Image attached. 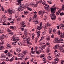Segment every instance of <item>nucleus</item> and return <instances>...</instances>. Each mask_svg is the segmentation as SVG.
Wrapping results in <instances>:
<instances>
[{"label":"nucleus","mask_w":64,"mask_h":64,"mask_svg":"<svg viewBox=\"0 0 64 64\" xmlns=\"http://www.w3.org/2000/svg\"><path fill=\"white\" fill-rule=\"evenodd\" d=\"M58 40H59L60 41H63V40L60 38L58 39Z\"/></svg>","instance_id":"603ef678"},{"label":"nucleus","mask_w":64,"mask_h":64,"mask_svg":"<svg viewBox=\"0 0 64 64\" xmlns=\"http://www.w3.org/2000/svg\"><path fill=\"white\" fill-rule=\"evenodd\" d=\"M32 39L33 40V39H34V36H35V34H32Z\"/></svg>","instance_id":"bb28decb"},{"label":"nucleus","mask_w":64,"mask_h":64,"mask_svg":"<svg viewBox=\"0 0 64 64\" xmlns=\"http://www.w3.org/2000/svg\"><path fill=\"white\" fill-rule=\"evenodd\" d=\"M24 33H27V30L26 29L25 30Z\"/></svg>","instance_id":"3c124183"},{"label":"nucleus","mask_w":64,"mask_h":64,"mask_svg":"<svg viewBox=\"0 0 64 64\" xmlns=\"http://www.w3.org/2000/svg\"><path fill=\"white\" fill-rule=\"evenodd\" d=\"M58 12L59 13H60L61 12V9H59Z\"/></svg>","instance_id":"8fccbe9b"},{"label":"nucleus","mask_w":64,"mask_h":64,"mask_svg":"<svg viewBox=\"0 0 64 64\" xmlns=\"http://www.w3.org/2000/svg\"><path fill=\"white\" fill-rule=\"evenodd\" d=\"M56 31L55 30H54L53 31V32L54 33H56Z\"/></svg>","instance_id":"0e129e2a"},{"label":"nucleus","mask_w":64,"mask_h":64,"mask_svg":"<svg viewBox=\"0 0 64 64\" xmlns=\"http://www.w3.org/2000/svg\"><path fill=\"white\" fill-rule=\"evenodd\" d=\"M34 52H35V51H32L31 52V54H34Z\"/></svg>","instance_id":"bf43d9fd"},{"label":"nucleus","mask_w":64,"mask_h":64,"mask_svg":"<svg viewBox=\"0 0 64 64\" xmlns=\"http://www.w3.org/2000/svg\"><path fill=\"white\" fill-rule=\"evenodd\" d=\"M45 5L46 6V7H45V10H49V9L50 8L49 6V5L47 4H46Z\"/></svg>","instance_id":"423d86ee"},{"label":"nucleus","mask_w":64,"mask_h":64,"mask_svg":"<svg viewBox=\"0 0 64 64\" xmlns=\"http://www.w3.org/2000/svg\"><path fill=\"white\" fill-rule=\"evenodd\" d=\"M28 12L27 11L24 12V14H28Z\"/></svg>","instance_id":"6e6d98bb"},{"label":"nucleus","mask_w":64,"mask_h":64,"mask_svg":"<svg viewBox=\"0 0 64 64\" xmlns=\"http://www.w3.org/2000/svg\"><path fill=\"white\" fill-rule=\"evenodd\" d=\"M39 48H40L41 49H43V46H40Z\"/></svg>","instance_id":"5fc2aeb1"},{"label":"nucleus","mask_w":64,"mask_h":64,"mask_svg":"<svg viewBox=\"0 0 64 64\" xmlns=\"http://www.w3.org/2000/svg\"><path fill=\"white\" fill-rule=\"evenodd\" d=\"M52 31V28H50L49 30V32L50 34H51V33Z\"/></svg>","instance_id":"2eb2a0df"},{"label":"nucleus","mask_w":64,"mask_h":64,"mask_svg":"<svg viewBox=\"0 0 64 64\" xmlns=\"http://www.w3.org/2000/svg\"><path fill=\"white\" fill-rule=\"evenodd\" d=\"M28 54V52L27 50H25L24 52H23V54L24 55H27V54Z\"/></svg>","instance_id":"ddd939ff"},{"label":"nucleus","mask_w":64,"mask_h":64,"mask_svg":"<svg viewBox=\"0 0 64 64\" xmlns=\"http://www.w3.org/2000/svg\"><path fill=\"white\" fill-rule=\"evenodd\" d=\"M55 41L58 43H59V40H58V37H56V38L55 39Z\"/></svg>","instance_id":"f8f14e48"},{"label":"nucleus","mask_w":64,"mask_h":64,"mask_svg":"<svg viewBox=\"0 0 64 64\" xmlns=\"http://www.w3.org/2000/svg\"><path fill=\"white\" fill-rule=\"evenodd\" d=\"M46 32H42V35H45V34H46Z\"/></svg>","instance_id":"4c0bfd02"},{"label":"nucleus","mask_w":64,"mask_h":64,"mask_svg":"<svg viewBox=\"0 0 64 64\" xmlns=\"http://www.w3.org/2000/svg\"><path fill=\"white\" fill-rule=\"evenodd\" d=\"M60 28L61 29V27L63 30H64V24L61 23L60 24Z\"/></svg>","instance_id":"39448f33"},{"label":"nucleus","mask_w":64,"mask_h":64,"mask_svg":"<svg viewBox=\"0 0 64 64\" xmlns=\"http://www.w3.org/2000/svg\"><path fill=\"white\" fill-rule=\"evenodd\" d=\"M9 34H11V35H12L13 34V32H10L9 33Z\"/></svg>","instance_id":"ea45409f"},{"label":"nucleus","mask_w":64,"mask_h":64,"mask_svg":"<svg viewBox=\"0 0 64 64\" xmlns=\"http://www.w3.org/2000/svg\"><path fill=\"white\" fill-rule=\"evenodd\" d=\"M8 20H13L12 19V18H9L8 19Z\"/></svg>","instance_id":"c9c22d12"},{"label":"nucleus","mask_w":64,"mask_h":64,"mask_svg":"<svg viewBox=\"0 0 64 64\" xmlns=\"http://www.w3.org/2000/svg\"><path fill=\"white\" fill-rule=\"evenodd\" d=\"M42 4H43V5H45L46 4V2H45V0L43 1L42 2Z\"/></svg>","instance_id":"393cba45"},{"label":"nucleus","mask_w":64,"mask_h":64,"mask_svg":"<svg viewBox=\"0 0 64 64\" xmlns=\"http://www.w3.org/2000/svg\"><path fill=\"white\" fill-rule=\"evenodd\" d=\"M5 37L6 38H8V35H7V34H6L5 36Z\"/></svg>","instance_id":"680f3d73"},{"label":"nucleus","mask_w":64,"mask_h":64,"mask_svg":"<svg viewBox=\"0 0 64 64\" xmlns=\"http://www.w3.org/2000/svg\"><path fill=\"white\" fill-rule=\"evenodd\" d=\"M23 40L26 41L27 43H28L30 41V38L29 37L28 38L25 37L23 38Z\"/></svg>","instance_id":"7ed1b4c3"},{"label":"nucleus","mask_w":64,"mask_h":64,"mask_svg":"<svg viewBox=\"0 0 64 64\" xmlns=\"http://www.w3.org/2000/svg\"><path fill=\"white\" fill-rule=\"evenodd\" d=\"M62 10H64V4H62Z\"/></svg>","instance_id":"473e14b6"},{"label":"nucleus","mask_w":64,"mask_h":64,"mask_svg":"<svg viewBox=\"0 0 64 64\" xmlns=\"http://www.w3.org/2000/svg\"><path fill=\"white\" fill-rule=\"evenodd\" d=\"M6 61H9V59L8 58H7L6 59Z\"/></svg>","instance_id":"e2e57ef3"},{"label":"nucleus","mask_w":64,"mask_h":64,"mask_svg":"<svg viewBox=\"0 0 64 64\" xmlns=\"http://www.w3.org/2000/svg\"><path fill=\"white\" fill-rule=\"evenodd\" d=\"M11 40L12 41H16V40L19 41L20 40V39L18 38H12Z\"/></svg>","instance_id":"20e7f679"},{"label":"nucleus","mask_w":64,"mask_h":64,"mask_svg":"<svg viewBox=\"0 0 64 64\" xmlns=\"http://www.w3.org/2000/svg\"><path fill=\"white\" fill-rule=\"evenodd\" d=\"M59 48V49L60 50V51H62V50H63V47L62 46H60Z\"/></svg>","instance_id":"aec40b11"},{"label":"nucleus","mask_w":64,"mask_h":64,"mask_svg":"<svg viewBox=\"0 0 64 64\" xmlns=\"http://www.w3.org/2000/svg\"><path fill=\"white\" fill-rule=\"evenodd\" d=\"M40 32H40V30L38 31L37 32V34H36V35L38 38H39V36H40Z\"/></svg>","instance_id":"6e6552de"},{"label":"nucleus","mask_w":64,"mask_h":64,"mask_svg":"<svg viewBox=\"0 0 64 64\" xmlns=\"http://www.w3.org/2000/svg\"><path fill=\"white\" fill-rule=\"evenodd\" d=\"M41 26H37V30H41Z\"/></svg>","instance_id":"f3484780"},{"label":"nucleus","mask_w":64,"mask_h":64,"mask_svg":"<svg viewBox=\"0 0 64 64\" xmlns=\"http://www.w3.org/2000/svg\"><path fill=\"white\" fill-rule=\"evenodd\" d=\"M25 22L24 21H22L21 22L20 24V25H21L22 26V25H24V24H25Z\"/></svg>","instance_id":"6ab92c4d"},{"label":"nucleus","mask_w":64,"mask_h":64,"mask_svg":"<svg viewBox=\"0 0 64 64\" xmlns=\"http://www.w3.org/2000/svg\"><path fill=\"white\" fill-rule=\"evenodd\" d=\"M4 37H5V36L4 35V34H3L2 36V38L3 39Z\"/></svg>","instance_id":"c03bdc74"},{"label":"nucleus","mask_w":64,"mask_h":64,"mask_svg":"<svg viewBox=\"0 0 64 64\" xmlns=\"http://www.w3.org/2000/svg\"><path fill=\"white\" fill-rule=\"evenodd\" d=\"M22 0H17V1L18 3V5H19L20 4H21V1H22Z\"/></svg>","instance_id":"b1692460"},{"label":"nucleus","mask_w":64,"mask_h":64,"mask_svg":"<svg viewBox=\"0 0 64 64\" xmlns=\"http://www.w3.org/2000/svg\"><path fill=\"white\" fill-rule=\"evenodd\" d=\"M2 18L4 19H5V18H6V17L4 15H3L2 16Z\"/></svg>","instance_id":"72a5a7b5"},{"label":"nucleus","mask_w":64,"mask_h":64,"mask_svg":"<svg viewBox=\"0 0 64 64\" xmlns=\"http://www.w3.org/2000/svg\"><path fill=\"white\" fill-rule=\"evenodd\" d=\"M60 36L62 38H63L64 37V34H62V33H60Z\"/></svg>","instance_id":"c85d7f7f"},{"label":"nucleus","mask_w":64,"mask_h":64,"mask_svg":"<svg viewBox=\"0 0 64 64\" xmlns=\"http://www.w3.org/2000/svg\"><path fill=\"white\" fill-rule=\"evenodd\" d=\"M16 51L18 53H19L21 51V49L19 48H16Z\"/></svg>","instance_id":"9b49d317"},{"label":"nucleus","mask_w":64,"mask_h":64,"mask_svg":"<svg viewBox=\"0 0 64 64\" xmlns=\"http://www.w3.org/2000/svg\"><path fill=\"white\" fill-rule=\"evenodd\" d=\"M59 46H58V45H56L55 46H54L53 48L54 49H55L56 50V49H57L59 47Z\"/></svg>","instance_id":"9d476101"},{"label":"nucleus","mask_w":64,"mask_h":64,"mask_svg":"<svg viewBox=\"0 0 64 64\" xmlns=\"http://www.w3.org/2000/svg\"><path fill=\"white\" fill-rule=\"evenodd\" d=\"M50 37L49 36H48V37H47V38L46 39V40H50Z\"/></svg>","instance_id":"7c9ffc66"},{"label":"nucleus","mask_w":64,"mask_h":64,"mask_svg":"<svg viewBox=\"0 0 64 64\" xmlns=\"http://www.w3.org/2000/svg\"><path fill=\"white\" fill-rule=\"evenodd\" d=\"M56 9V8H51V12L52 14H50V16L51 17V18L52 20H55L56 19V16L54 14L55 12Z\"/></svg>","instance_id":"f257e3e1"},{"label":"nucleus","mask_w":64,"mask_h":64,"mask_svg":"<svg viewBox=\"0 0 64 64\" xmlns=\"http://www.w3.org/2000/svg\"><path fill=\"white\" fill-rule=\"evenodd\" d=\"M58 52H57V50H56L54 51V54H56V53Z\"/></svg>","instance_id":"864d4df0"},{"label":"nucleus","mask_w":64,"mask_h":64,"mask_svg":"<svg viewBox=\"0 0 64 64\" xmlns=\"http://www.w3.org/2000/svg\"><path fill=\"white\" fill-rule=\"evenodd\" d=\"M18 57H23L24 55L22 54H18Z\"/></svg>","instance_id":"1a4fd4ad"},{"label":"nucleus","mask_w":64,"mask_h":64,"mask_svg":"<svg viewBox=\"0 0 64 64\" xmlns=\"http://www.w3.org/2000/svg\"><path fill=\"white\" fill-rule=\"evenodd\" d=\"M40 44H41L44 45V44H45V42H41Z\"/></svg>","instance_id":"2f4dec72"},{"label":"nucleus","mask_w":64,"mask_h":64,"mask_svg":"<svg viewBox=\"0 0 64 64\" xmlns=\"http://www.w3.org/2000/svg\"><path fill=\"white\" fill-rule=\"evenodd\" d=\"M46 51L48 53V52H49L50 51V50L49 49H48L46 50Z\"/></svg>","instance_id":"49530a36"},{"label":"nucleus","mask_w":64,"mask_h":64,"mask_svg":"<svg viewBox=\"0 0 64 64\" xmlns=\"http://www.w3.org/2000/svg\"><path fill=\"white\" fill-rule=\"evenodd\" d=\"M7 47L8 48H11V46L10 45V44H8L6 45Z\"/></svg>","instance_id":"c756f323"},{"label":"nucleus","mask_w":64,"mask_h":64,"mask_svg":"<svg viewBox=\"0 0 64 64\" xmlns=\"http://www.w3.org/2000/svg\"><path fill=\"white\" fill-rule=\"evenodd\" d=\"M6 64L5 62H3L1 63V64Z\"/></svg>","instance_id":"774afa93"},{"label":"nucleus","mask_w":64,"mask_h":64,"mask_svg":"<svg viewBox=\"0 0 64 64\" xmlns=\"http://www.w3.org/2000/svg\"><path fill=\"white\" fill-rule=\"evenodd\" d=\"M4 44V42L2 40L0 42V50H2V48H4L3 44Z\"/></svg>","instance_id":"f03ea898"},{"label":"nucleus","mask_w":64,"mask_h":64,"mask_svg":"<svg viewBox=\"0 0 64 64\" xmlns=\"http://www.w3.org/2000/svg\"><path fill=\"white\" fill-rule=\"evenodd\" d=\"M58 34L59 36L60 35V30H58Z\"/></svg>","instance_id":"79ce46f5"},{"label":"nucleus","mask_w":64,"mask_h":64,"mask_svg":"<svg viewBox=\"0 0 64 64\" xmlns=\"http://www.w3.org/2000/svg\"><path fill=\"white\" fill-rule=\"evenodd\" d=\"M42 50V48H39V51L40 52H41Z\"/></svg>","instance_id":"e433bc0d"},{"label":"nucleus","mask_w":64,"mask_h":64,"mask_svg":"<svg viewBox=\"0 0 64 64\" xmlns=\"http://www.w3.org/2000/svg\"><path fill=\"white\" fill-rule=\"evenodd\" d=\"M14 56H13L12 58L10 59L9 61L10 62H12L13 61V60L14 59Z\"/></svg>","instance_id":"dca6fc26"},{"label":"nucleus","mask_w":64,"mask_h":64,"mask_svg":"<svg viewBox=\"0 0 64 64\" xmlns=\"http://www.w3.org/2000/svg\"><path fill=\"white\" fill-rule=\"evenodd\" d=\"M48 60H52V58L50 56H48Z\"/></svg>","instance_id":"5701e85b"},{"label":"nucleus","mask_w":64,"mask_h":64,"mask_svg":"<svg viewBox=\"0 0 64 64\" xmlns=\"http://www.w3.org/2000/svg\"><path fill=\"white\" fill-rule=\"evenodd\" d=\"M2 25H7V24L5 22H4L2 23Z\"/></svg>","instance_id":"a18cd8bd"},{"label":"nucleus","mask_w":64,"mask_h":64,"mask_svg":"<svg viewBox=\"0 0 64 64\" xmlns=\"http://www.w3.org/2000/svg\"><path fill=\"white\" fill-rule=\"evenodd\" d=\"M8 13L10 14H12V10H8Z\"/></svg>","instance_id":"4be33fe9"},{"label":"nucleus","mask_w":64,"mask_h":64,"mask_svg":"<svg viewBox=\"0 0 64 64\" xmlns=\"http://www.w3.org/2000/svg\"><path fill=\"white\" fill-rule=\"evenodd\" d=\"M1 7H2L1 8H2V11H4V8H3V7L2 6Z\"/></svg>","instance_id":"4d7b16f0"},{"label":"nucleus","mask_w":64,"mask_h":64,"mask_svg":"<svg viewBox=\"0 0 64 64\" xmlns=\"http://www.w3.org/2000/svg\"><path fill=\"white\" fill-rule=\"evenodd\" d=\"M57 56H60L59 55H60V53H59L58 52L56 53Z\"/></svg>","instance_id":"37998d69"},{"label":"nucleus","mask_w":64,"mask_h":64,"mask_svg":"<svg viewBox=\"0 0 64 64\" xmlns=\"http://www.w3.org/2000/svg\"><path fill=\"white\" fill-rule=\"evenodd\" d=\"M20 4V8H24V5L23 4H20Z\"/></svg>","instance_id":"4468645a"},{"label":"nucleus","mask_w":64,"mask_h":64,"mask_svg":"<svg viewBox=\"0 0 64 64\" xmlns=\"http://www.w3.org/2000/svg\"><path fill=\"white\" fill-rule=\"evenodd\" d=\"M51 24H49V23L47 24H46L47 26H48H48H49V27H50V26H51Z\"/></svg>","instance_id":"58836bf2"},{"label":"nucleus","mask_w":64,"mask_h":64,"mask_svg":"<svg viewBox=\"0 0 64 64\" xmlns=\"http://www.w3.org/2000/svg\"><path fill=\"white\" fill-rule=\"evenodd\" d=\"M44 38H45V36H42L41 37V39L42 40H43V39H44Z\"/></svg>","instance_id":"052dcab7"},{"label":"nucleus","mask_w":64,"mask_h":64,"mask_svg":"<svg viewBox=\"0 0 64 64\" xmlns=\"http://www.w3.org/2000/svg\"><path fill=\"white\" fill-rule=\"evenodd\" d=\"M23 9H24V8H19L18 9V11H23Z\"/></svg>","instance_id":"a211bd4d"},{"label":"nucleus","mask_w":64,"mask_h":64,"mask_svg":"<svg viewBox=\"0 0 64 64\" xmlns=\"http://www.w3.org/2000/svg\"><path fill=\"white\" fill-rule=\"evenodd\" d=\"M54 60L55 61H58V60H59V59L58 58H56L54 59Z\"/></svg>","instance_id":"f704fd0d"},{"label":"nucleus","mask_w":64,"mask_h":64,"mask_svg":"<svg viewBox=\"0 0 64 64\" xmlns=\"http://www.w3.org/2000/svg\"><path fill=\"white\" fill-rule=\"evenodd\" d=\"M34 24H38V20H36L34 22Z\"/></svg>","instance_id":"a878e982"},{"label":"nucleus","mask_w":64,"mask_h":64,"mask_svg":"<svg viewBox=\"0 0 64 64\" xmlns=\"http://www.w3.org/2000/svg\"><path fill=\"white\" fill-rule=\"evenodd\" d=\"M42 13V11H40L38 12V14L39 15H40Z\"/></svg>","instance_id":"cd10ccee"},{"label":"nucleus","mask_w":64,"mask_h":64,"mask_svg":"<svg viewBox=\"0 0 64 64\" xmlns=\"http://www.w3.org/2000/svg\"><path fill=\"white\" fill-rule=\"evenodd\" d=\"M7 30L8 31V32H11V30H10V29L8 28L7 29Z\"/></svg>","instance_id":"a19ab883"},{"label":"nucleus","mask_w":64,"mask_h":64,"mask_svg":"<svg viewBox=\"0 0 64 64\" xmlns=\"http://www.w3.org/2000/svg\"><path fill=\"white\" fill-rule=\"evenodd\" d=\"M38 3L37 4H31V5H32L33 7H36L37 6V4H38Z\"/></svg>","instance_id":"0eeeda50"},{"label":"nucleus","mask_w":64,"mask_h":64,"mask_svg":"<svg viewBox=\"0 0 64 64\" xmlns=\"http://www.w3.org/2000/svg\"><path fill=\"white\" fill-rule=\"evenodd\" d=\"M17 20H18V21H20L21 19H20V18H18L17 19Z\"/></svg>","instance_id":"338daca9"},{"label":"nucleus","mask_w":64,"mask_h":64,"mask_svg":"<svg viewBox=\"0 0 64 64\" xmlns=\"http://www.w3.org/2000/svg\"><path fill=\"white\" fill-rule=\"evenodd\" d=\"M59 13H60L59 12H56V14L57 15H59Z\"/></svg>","instance_id":"69168bd1"},{"label":"nucleus","mask_w":64,"mask_h":64,"mask_svg":"<svg viewBox=\"0 0 64 64\" xmlns=\"http://www.w3.org/2000/svg\"><path fill=\"white\" fill-rule=\"evenodd\" d=\"M1 58H2V59L4 60H5L4 58H6V55L4 56H1Z\"/></svg>","instance_id":"412c9836"},{"label":"nucleus","mask_w":64,"mask_h":64,"mask_svg":"<svg viewBox=\"0 0 64 64\" xmlns=\"http://www.w3.org/2000/svg\"><path fill=\"white\" fill-rule=\"evenodd\" d=\"M15 28L14 27L12 26H11L10 27V29H14Z\"/></svg>","instance_id":"de8ad7c7"},{"label":"nucleus","mask_w":64,"mask_h":64,"mask_svg":"<svg viewBox=\"0 0 64 64\" xmlns=\"http://www.w3.org/2000/svg\"><path fill=\"white\" fill-rule=\"evenodd\" d=\"M60 16H62V15H64V13L62 12L60 13Z\"/></svg>","instance_id":"13d9d810"},{"label":"nucleus","mask_w":64,"mask_h":64,"mask_svg":"<svg viewBox=\"0 0 64 64\" xmlns=\"http://www.w3.org/2000/svg\"><path fill=\"white\" fill-rule=\"evenodd\" d=\"M45 56L44 54H42L40 55V58H42V57H44Z\"/></svg>","instance_id":"09e8293b"}]
</instances>
